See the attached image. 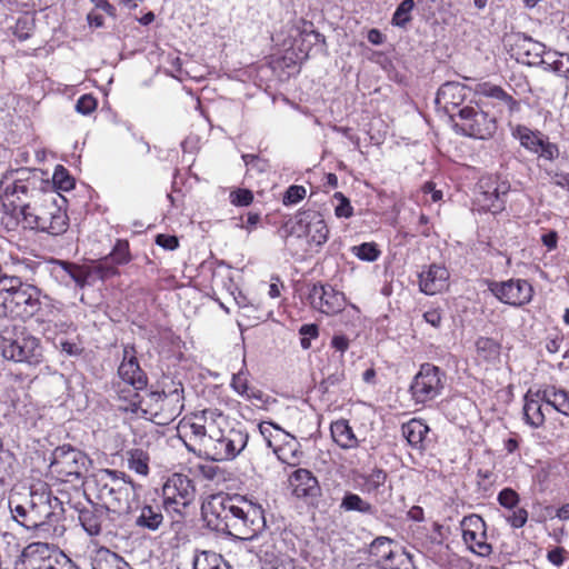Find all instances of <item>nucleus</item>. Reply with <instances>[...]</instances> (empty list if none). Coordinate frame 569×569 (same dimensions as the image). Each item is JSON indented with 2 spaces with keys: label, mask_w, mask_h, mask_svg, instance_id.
I'll use <instances>...</instances> for the list:
<instances>
[{
  "label": "nucleus",
  "mask_w": 569,
  "mask_h": 569,
  "mask_svg": "<svg viewBox=\"0 0 569 569\" xmlns=\"http://www.w3.org/2000/svg\"><path fill=\"white\" fill-rule=\"evenodd\" d=\"M202 511L216 530L241 540L253 539L266 528L262 507L243 496L213 495Z\"/></svg>",
  "instance_id": "f257e3e1"
},
{
  "label": "nucleus",
  "mask_w": 569,
  "mask_h": 569,
  "mask_svg": "<svg viewBox=\"0 0 569 569\" xmlns=\"http://www.w3.org/2000/svg\"><path fill=\"white\" fill-rule=\"evenodd\" d=\"M9 508L12 518L28 530L58 521L63 510L61 501L52 495L46 483L32 487L28 496L11 495Z\"/></svg>",
  "instance_id": "f03ea898"
},
{
  "label": "nucleus",
  "mask_w": 569,
  "mask_h": 569,
  "mask_svg": "<svg viewBox=\"0 0 569 569\" xmlns=\"http://www.w3.org/2000/svg\"><path fill=\"white\" fill-rule=\"evenodd\" d=\"M64 198L53 191H43L38 188L31 190L30 206L22 218L26 227L59 236L67 231L69 218L61 203Z\"/></svg>",
  "instance_id": "7ed1b4c3"
},
{
  "label": "nucleus",
  "mask_w": 569,
  "mask_h": 569,
  "mask_svg": "<svg viewBox=\"0 0 569 569\" xmlns=\"http://www.w3.org/2000/svg\"><path fill=\"white\" fill-rule=\"evenodd\" d=\"M97 499L110 512L118 516L129 515L137 502V488L126 473L102 469L93 476Z\"/></svg>",
  "instance_id": "20e7f679"
},
{
  "label": "nucleus",
  "mask_w": 569,
  "mask_h": 569,
  "mask_svg": "<svg viewBox=\"0 0 569 569\" xmlns=\"http://www.w3.org/2000/svg\"><path fill=\"white\" fill-rule=\"evenodd\" d=\"M228 425V418L221 411L204 409L184 419L179 431L183 432L188 439L184 441L188 450L197 453L207 445L208 440H212Z\"/></svg>",
  "instance_id": "39448f33"
},
{
  "label": "nucleus",
  "mask_w": 569,
  "mask_h": 569,
  "mask_svg": "<svg viewBox=\"0 0 569 569\" xmlns=\"http://www.w3.org/2000/svg\"><path fill=\"white\" fill-rule=\"evenodd\" d=\"M249 435L241 428L224 427L212 440L201 448L197 455L212 461H228L234 459L246 448Z\"/></svg>",
  "instance_id": "423d86ee"
},
{
  "label": "nucleus",
  "mask_w": 569,
  "mask_h": 569,
  "mask_svg": "<svg viewBox=\"0 0 569 569\" xmlns=\"http://www.w3.org/2000/svg\"><path fill=\"white\" fill-rule=\"evenodd\" d=\"M0 351L4 359L37 367L43 361V347L39 338L21 331L14 338L2 337Z\"/></svg>",
  "instance_id": "0eeeda50"
},
{
  "label": "nucleus",
  "mask_w": 569,
  "mask_h": 569,
  "mask_svg": "<svg viewBox=\"0 0 569 569\" xmlns=\"http://www.w3.org/2000/svg\"><path fill=\"white\" fill-rule=\"evenodd\" d=\"M22 562L26 569H78L61 550L43 542L27 546L22 551Z\"/></svg>",
  "instance_id": "6e6552de"
},
{
  "label": "nucleus",
  "mask_w": 569,
  "mask_h": 569,
  "mask_svg": "<svg viewBox=\"0 0 569 569\" xmlns=\"http://www.w3.org/2000/svg\"><path fill=\"white\" fill-rule=\"evenodd\" d=\"M87 456L70 446H61L54 449L50 471L63 481L80 480L87 470Z\"/></svg>",
  "instance_id": "1a4fd4ad"
},
{
  "label": "nucleus",
  "mask_w": 569,
  "mask_h": 569,
  "mask_svg": "<svg viewBox=\"0 0 569 569\" xmlns=\"http://www.w3.org/2000/svg\"><path fill=\"white\" fill-rule=\"evenodd\" d=\"M33 188L27 181L3 177L0 181V206L3 212L14 218H23L27 206H30Z\"/></svg>",
  "instance_id": "9d476101"
},
{
  "label": "nucleus",
  "mask_w": 569,
  "mask_h": 569,
  "mask_svg": "<svg viewBox=\"0 0 569 569\" xmlns=\"http://www.w3.org/2000/svg\"><path fill=\"white\" fill-rule=\"evenodd\" d=\"M446 375L436 366L423 363L415 376L410 392L416 403H425L438 397L445 386Z\"/></svg>",
  "instance_id": "9b49d317"
},
{
  "label": "nucleus",
  "mask_w": 569,
  "mask_h": 569,
  "mask_svg": "<svg viewBox=\"0 0 569 569\" xmlns=\"http://www.w3.org/2000/svg\"><path fill=\"white\" fill-rule=\"evenodd\" d=\"M460 122L455 127L465 136L488 139L491 138L497 130V121L495 117H489L483 110L475 107L466 106L459 109L458 114Z\"/></svg>",
  "instance_id": "f8f14e48"
},
{
  "label": "nucleus",
  "mask_w": 569,
  "mask_h": 569,
  "mask_svg": "<svg viewBox=\"0 0 569 569\" xmlns=\"http://www.w3.org/2000/svg\"><path fill=\"white\" fill-rule=\"evenodd\" d=\"M163 507L167 510L181 512L182 508L192 503L196 488L192 480L182 473L170 476L162 487Z\"/></svg>",
  "instance_id": "ddd939ff"
},
{
  "label": "nucleus",
  "mask_w": 569,
  "mask_h": 569,
  "mask_svg": "<svg viewBox=\"0 0 569 569\" xmlns=\"http://www.w3.org/2000/svg\"><path fill=\"white\" fill-rule=\"evenodd\" d=\"M492 293L503 303L521 307L532 299L533 288L522 279H510L503 282H496L491 287Z\"/></svg>",
  "instance_id": "4468645a"
},
{
  "label": "nucleus",
  "mask_w": 569,
  "mask_h": 569,
  "mask_svg": "<svg viewBox=\"0 0 569 569\" xmlns=\"http://www.w3.org/2000/svg\"><path fill=\"white\" fill-rule=\"evenodd\" d=\"M461 526L463 540L472 552L481 557H487L492 552L491 545L486 541V525L480 516L466 517Z\"/></svg>",
  "instance_id": "2eb2a0df"
},
{
  "label": "nucleus",
  "mask_w": 569,
  "mask_h": 569,
  "mask_svg": "<svg viewBox=\"0 0 569 569\" xmlns=\"http://www.w3.org/2000/svg\"><path fill=\"white\" fill-rule=\"evenodd\" d=\"M308 301L312 308L326 315H336L345 306L343 293L335 290L331 286L323 284H312Z\"/></svg>",
  "instance_id": "dca6fc26"
},
{
  "label": "nucleus",
  "mask_w": 569,
  "mask_h": 569,
  "mask_svg": "<svg viewBox=\"0 0 569 569\" xmlns=\"http://www.w3.org/2000/svg\"><path fill=\"white\" fill-rule=\"evenodd\" d=\"M517 138L523 148L545 160L553 161L559 157L558 146L550 142L549 139L539 131H532L527 127H518Z\"/></svg>",
  "instance_id": "f3484780"
},
{
  "label": "nucleus",
  "mask_w": 569,
  "mask_h": 569,
  "mask_svg": "<svg viewBox=\"0 0 569 569\" xmlns=\"http://www.w3.org/2000/svg\"><path fill=\"white\" fill-rule=\"evenodd\" d=\"M182 390L174 389L169 393L164 392H149L147 393L148 398V408L149 412L153 417H158L161 412H166V420H173L177 416L180 415L183 405H182Z\"/></svg>",
  "instance_id": "a211bd4d"
},
{
  "label": "nucleus",
  "mask_w": 569,
  "mask_h": 569,
  "mask_svg": "<svg viewBox=\"0 0 569 569\" xmlns=\"http://www.w3.org/2000/svg\"><path fill=\"white\" fill-rule=\"evenodd\" d=\"M475 91L478 96L488 99L485 104L495 108L499 114H512L519 110V102L500 86L483 82L479 83Z\"/></svg>",
  "instance_id": "6ab92c4d"
},
{
  "label": "nucleus",
  "mask_w": 569,
  "mask_h": 569,
  "mask_svg": "<svg viewBox=\"0 0 569 569\" xmlns=\"http://www.w3.org/2000/svg\"><path fill=\"white\" fill-rule=\"evenodd\" d=\"M478 186L480 189L478 201L483 208L491 211H498L503 208V198L510 189L508 182L498 181V179L493 177H487L480 179Z\"/></svg>",
  "instance_id": "aec40b11"
},
{
  "label": "nucleus",
  "mask_w": 569,
  "mask_h": 569,
  "mask_svg": "<svg viewBox=\"0 0 569 569\" xmlns=\"http://www.w3.org/2000/svg\"><path fill=\"white\" fill-rule=\"evenodd\" d=\"M118 376L122 382L129 387L136 389L146 388L148 379L139 366L133 347H124L123 358L118 368Z\"/></svg>",
  "instance_id": "412c9836"
},
{
  "label": "nucleus",
  "mask_w": 569,
  "mask_h": 569,
  "mask_svg": "<svg viewBox=\"0 0 569 569\" xmlns=\"http://www.w3.org/2000/svg\"><path fill=\"white\" fill-rule=\"evenodd\" d=\"M297 224L306 233L309 242L321 246L327 241L329 229L319 212L305 211L300 213Z\"/></svg>",
  "instance_id": "4be33fe9"
},
{
  "label": "nucleus",
  "mask_w": 569,
  "mask_h": 569,
  "mask_svg": "<svg viewBox=\"0 0 569 569\" xmlns=\"http://www.w3.org/2000/svg\"><path fill=\"white\" fill-rule=\"evenodd\" d=\"M110 513L102 505H91L79 510V521L90 536H98L109 529Z\"/></svg>",
  "instance_id": "5701e85b"
},
{
  "label": "nucleus",
  "mask_w": 569,
  "mask_h": 569,
  "mask_svg": "<svg viewBox=\"0 0 569 569\" xmlns=\"http://www.w3.org/2000/svg\"><path fill=\"white\" fill-rule=\"evenodd\" d=\"M515 46L518 61L528 66H538L547 62L543 58L546 52V46L543 43L525 34H518Z\"/></svg>",
  "instance_id": "b1692460"
},
{
  "label": "nucleus",
  "mask_w": 569,
  "mask_h": 569,
  "mask_svg": "<svg viewBox=\"0 0 569 569\" xmlns=\"http://www.w3.org/2000/svg\"><path fill=\"white\" fill-rule=\"evenodd\" d=\"M292 493L298 498H316L320 492L317 478L307 469H297L289 478Z\"/></svg>",
  "instance_id": "393cba45"
},
{
  "label": "nucleus",
  "mask_w": 569,
  "mask_h": 569,
  "mask_svg": "<svg viewBox=\"0 0 569 569\" xmlns=\"http://www.w3.org/2000/svg\"><path fill=\"white\" fill-rule=\"evenodd\" d=\"M448 279L449 272L445 267L431 264L419 274L420 289L427 295H435L447 288Z\"/></svg>",
  "instance_id": "a878e982"
},
{
  "label": "nucleus",
  "mask_w": 569,
  "mask_h": 569,
  "mask_svg": "<svg viewBox=\"0 0 569 569\" xmlns=\"http://www.w3.org/2000/svg\"><path fill=\"white\" fill-rule=\"evenodd\" d=\"M141 389H136L133 387H123L118 390V399L120 402L119 409L132 412V413H139L142 412L143 415H147L150 410L148 408V398L147 395L142 396L139 391Z\"/></svg>",
  "instance_id": "bb28decb"
},
{
  "label": "nucleus",
  "mask_w": 569,
  "mask_h": 569,
  "mask_svg": "<svg viewBox=\"0 0 569 569\" xmlns=\"http://www.w3.org/2000/svg\"><path fill=\"white\" fill-rule=\"evenodd\" d=\"M466 99V87L459 82L443 83L437 92L436 103L443 107L447 112L450 108H458Z\"/></svg>",
  "instance_id": "cd10ccee"
},
{
  "label": "nucleus",
  "mask_w": 569,
  "mask_h": 569,
  "mask_svg": "<svg viewBox=\"0 0 569 569\" xmlns=\"http://www.w3.org/2000/svg\"><path fill=\"white\" fill-rule=\"evenodd\" d=\"M536 397L551 406L558 412L569 417V391L550 386L538 391Z\"/></svg>",
  "instance_id": "c85d7f7f"
},
{
  "label": "nucleus",
  "mask_w": 569,
  "mask_h": 569,
  "mask_svg": "<svg viewBox=\"0 0 569 569\" xmlns=\"http://www.w3.org/2000/svg\"><path fill=\"white\" fill-rule=\"evenodd\" d=\"M332 440L342 449H355L359 441L349 422L345 419L333 421L330 426Z\"/></svg>",
  "instance_id": "c756f323"
},
{
  "label": "nucleus",
  "mask_w": 569,
  "mask_h": 569,
  "mask_svg": "<svg viewBox=\"0 0 569 569\" xmlns=\"http://www.w3.org/2000/svg\"><path fill=\"white\" fill-rule=\"evenodd\" d=\"M163 515L161 506L144 505L140 509V515L136 519V525L140 528L156 531L162 525Z\"/></svg>",
  "instance_id": "7c9ffc66"
},
{
  "label": "nucleus",
  "mask_w": 569,
  "mask_h": 569,
  "mask_svg": "<svg viewBox=\"0 0 569 569\" xmlns=\"http://www.w3.org/2000/svg\"><path fill=\"white\" fill-rule=\"evenodd\" d=\"M476 351L483 361L496 363L500 359L501 345L492 338L479 337L476 341Z\"/></svg>",
  "instance_id": "2f4dec72"
},
{
  "label": "nucleus",
  "mask_w": 569,
  "mask_h": 569,
  "mask_svg": "<svg viewBox=\"0 0 569 569\" xmlns=\"http://www.w3.org/2000/svg\"><path fill=\"white\" fill-rule=\"evenodd\" d=\"M540 399H535L530 392L525 396L523 417L525 421L533 428H538L545 422V415L541 409Z\"/></svg>",
  "instance_id": "473e14b6"
},
{
  "label": "nucleus",
  "mask_w": 569,
  "mask_h": 569,
  "mask_svg": "<svg viewBox=\"0 0 569 569\" xmlns=\"http://www.w3.org/2000/svg\"><path fill=\"white\" fill-rule=\"evenodd\" d=\"M248 371L240 370L238 373H233L231 379V388L240 396L247 399L263 400V393L260 390L249 387Z\"/></svg>",
  "instance_id": "72a5a7b5"
},
{
  "label": "nucleus",
  "mask_w": 569,
  "mask_h": 569,
  "mask_svg": "<svg viewBox=\"0 0 569 569\" xmlns=\"http://www.w3.org/2000/svg\"><path fill=\"white\" fill-rule=\"evenodd\" d=\"M193 569H230V565L219 553L201 551L193 559Z\"/></svg>",
  "instance_id": "f704fd0d"
},
{
  "label": "nucleus",
  "mask_w": 569,
  "mask_h": 569,
  "mask_svg": "<svg viewBox=\"0 0 569 569\" xmlns=\"http://www.w3.org/2000/svg\"><path fill=\"white\" fill-rule=\"evenodd\" d=\"M428 431L429 427L418 419H412L402 426V435L412 447L420 446Z\"/></svg>",
  "instance_id": "c9c22d12"
},
{
  "label": "nucleus",
  "mask_w": 569,
  "mask_h": 569,
  "mask_svg": "<svg viewBox=\"0 0 569 569\" xmlns=\"http://www.w3.org/2000/svg\"><path fill=\"white\" fill-rule=\"evenodd\" d=\"M340 508L345 511H357L363 515L375 513V508L370 502L349 491L343 496Z\"/></svg>",
  "instance_id": "e433bc0d"
},
{
  "label": "nucleus",
  "mask_w": 569,
  "mask_h": 569,
  "mask_svg": "<svg viewBox=\"0 0 569 569\" xmlns=\"http://www.w3.org/2000/svg\"><path fill=\"white\" fill-rule=\"evenodd\" d=\"M128 455V467L140 476H147L149 473L150 457L147 451L140 448L131 449L127 452Z\"/></svg>",
  "instance_id": "4c0bfd02"
},
{
  "label": "nucleus",
  "mask_w": 569,
  "mask_h": 569,
  "mask_svg": "<svg viewBox=\"0 0 569 569\" xmlns=\"http://www.w3.org/2000/svg\"><path fill=\"white\" fill-rule=\"evenodd\" d=\"M392 540L387 537H378L376 538L370 547L369 553L377 558V561H388L393 557V551L391 549Z\"/></svg>",
  "instance_id": "58836bf2"
},
{
  "label": "nucleus",
  "mask_w": 569,
  "mask_h": 569,
  "mask_svg": "<svg viewBox=\"0 0 569 569\" xmlns=\"http://www.w3.org/2000/svg\"><path fill=\"white\" fill-rule=\"evenodd\" d=\"M546 69L556 72L558 76L569 80V54L555 52L553 57L546 59Z\"/></svg>",
  "instance_id": "ea45409f"
},
{
  "label": "nucleus",
  "mask_w": 569,
  "mask_h": 569,
  "mask_svg": "<svg viewBox=\"0 0 569 569\" xmlns=\"http://www.w3.org/2000/svg\"><path fill=\"white\" fill-rule=\"evenodd\" d=\"M276 543L272 540H267L259 549L258 557L262 562L264 569H268L270 566L274 565V561L278 559V556H282Z\"/></svg>",
  "instance_id": "a19ab883"
},
{
  "label": "nucleus",
  "mask_w": 569,
  "mask_h": 569,
  "mask_svg": "<svg viewBox=\"0 0 569 569\" xmlns=\"http://www.w3.org/2000/svg\"><path fill=\"white\" fill-rule=\"evenodd\" d=\"M415 8L413 0H403L397 7L392 16V24L405 28L411 21V12Z\"/></svg>",
  "instance_id": "79ce46f5"
},
{
  "label": "nucleus",
  "mask_w": 569,
  "mask_h": 569,
  "mask_svg": "<svg viewBox=\"0 0 569 569\" xmlns=\"http://www.w3.org/2000/svg\"><path fill=\"white\" fill-rule=\"evenodd\" d=\"M388 475L380 468H375L365 477V485L368 492H377L387 481Z\"/></svg>",
  "instance_id": "37998d69"
},
{
  "label": "nucleus",
  "mask_w": 569,
  "mask_h": 569,
  "mask_svg": "<svg viewBox=\"0 0 569 569\" xmlns=\"http://www.w3.org/2000/svg\"><path fill=\"white\" fill-rule=\"evenodd\" d=\"M117 264H122L129 261V244L126 241H118L110 257L104 259L106 263L108 260Z\"/></svg>",
  "instance_id": "c03bdc74"
},
{
  "label": "nucleus",
  "mask_w": 569,
  "mask_h": 569,
  "mask_svg": "<svg viewBox=\"0 0 569 569\" xmlns=\"http://www.w3.org/2000/svg\"><path fill=\"white\" fill-rule=\"evenodd\" d=\"M61 264L79 287H84L87 283V272L83 270V268L69 262H61Z\"/></svg>",
  "instance_id": "a18cd8bd"
},
{
  "label": "nucleus",
  "mask_w": 569,
  "mask_h": 569,
  "mask_svg": "<svg viewBox=\"0 0 569 569\" xmlns=\"http://www.w3.org/2000/svg\"><path fill=\"white\" fill-rule=\"evenodd\" d=\"M333 198L339 201L338 206L335 209V213L338 218H350L353 214V209L350 204V201L347 197L341 192H336Z\"/></svg>",
  "instance_id": "49530a36"
},
{
  "label": "nucleus",
  "mask_w": 569,
  "mask_h": 569,
  "mask_svg": "<svg viewBox=\"0 0 569 569\" xmlns=\"http://www.w3.org/2000/svg\"><path fill=\"white\" fill-rule=\"evenodd\" d=\"M306 196V189L302 186H290L283 194V204L290 206L299 202Z\"/></svg>",
  "instance_id": "de8ad7c7"
},
{
  "label": "nucleus",
  "mask_w": 569,
  "mask_h": 569,
  "mask_svg": "<svg viewBox=\"0 0 569 569\" xmlns=\"http://www.w3.org/2000/svg\"><path fill=\"white\" fill-rule=\"evenodd\" d=\"M498 502L505 508L513 509L519 502V495L511 488H505L498 495Z\"/></svg>",
  "instance_id": "09e8293b"
},
{
  "label": "nucleus",
  "mask_w": 569,
  "mask_h": 569,
  "mask_svg": "<svg viewBox=\"0 0 569 569\" xmlns=\"http://www.w3.org/2000/svg\"><path fill=\"white\" fill-rule=\"evenodd\" d=\"M253 200V194L248 189H238L230 193V202L234 206L246 207Z\"/></svg>",
  "instance_id": "8fccbe9b"
},
{
  "label": "nucleus",
  "mask_w": 569,
  "mask_h": 569,
  "mask_svg": "<svg viewBox=\"0 0 569 569\" xmlns=\"http://www.w3.org/2000/svg\"><path fill=\"white\" fill-rule=\"evenodd\" d=\"M53 182L62 190H70L73 188V179L68 176L67 170L62 167L56 169L53 173Z\"/></svg>",
  "instance_id": "3c124183"
},
{
  "label": "nucleus",
  "mask_w": 569,
  "mask_h": 569,
  "mask_svg": "<svg viewBox=\"0 0 569 569\" xmlns=\"http://www.w3.org/2000/svg\"><path fill=\"white\" fill-rule=\"evenodd\" d=\"M357 249V257L366 261H375L379 256V250L373 243H362Z\"/></svg>",
  "instance_id": "603ef678"
},
{
  "label": "nucleus",
  "mask_w": 569,
  "mask_h": 569,
  "mask_svg": "<svg viewBox=\"0 0 569 569\" xmlns=\"http://www.w3.org/2000/svg\"><path fill=\"white\" fill-rule=\"evenodd\" d=\"M97 107L96 99L90 94H84L79 98L76 103V110L82 114L91 113Z\"/></svg>",
  "instance_id": "864d4df0"
},
{
  "label": "nucleus",
  "mask_w": 569,
  "mask_h": 569,
  "mask_svg": "<svg viewBox=\"0 0 569 569\" xmlns=\"http://www.w3.org/2000/svg\"><path fill=\"white\" fill-rule=\"evenodd\" d=\"M528 520V511L523 508H519L515 510L509 517L508 522L513 528H521L526 525Z\"/></svg>",
  "instance_id": "5fc2aeb1"
},
{
  "label": "nucleus",
  "mask_w": 569,
  "mask_h": 569,
  "mask_svg": "<svg viewBox=\"0 0 569 569\" xmlns=\"http://www.w3.org/2000/svg\"><path fill=\"white\" fill-rule=\"evenodd\" d=\"M156 243L164 249L174 250L179 246V240L176 236L160 233L156 237Z\"/></svg>",
  "instance_id": "6e6d98bb"
},
{
  "label": "nucleus",
  "mask_w": 569,
  "mask_h": 569,
  "mask_svg": "<svg viewBox=\"0 0 569 569\" xmlns=\"http://www.w3.org/2000/svg\"><path fill=\"white\" fill-rule=\"evenodd\" d=\"M268 569H296L295 560L287 553L282 556H278V559L274 561V565L270 566Z\"/></svg>",
  "instance_id": "4d7b16f0"
},
{
  "label": "nucleus",
  "mask_w": 569,
  "mask_h": 569,
  "mask_svg": "<svg viewBox=\"0 0 569 569\" xmlns=\"http://www.w3.org/2000/svg\"><path fill=\"white\" fill-rule=\"evenodd\" d=\"M272 429H274L277 431H282L278 426H276L272 422H261L259 425L260 433L264 437L269 447H272V442L270 439Z\"/></svg>",
  "instance_id": "13d9d810"
},
{
  "label": "nucleus",
  "mask_w": 569,
  "mask_h": 569,
  "mask_svg": "<svg viewBox=\"0 0 569 569\" xmlns=\"http://www.w3.org/2000/svg\"><path fill=\"white\" fill-rule=\"evenodd\" d=\"M563 552H565L563 548L558 547V548L550 550L547 555V558L551 563L559 567L565 561Z\"/></svg>",
  "instance_id": "bf43d9fd"
},
{
  "label": "nucleus",
  "mask_w": 569,
  "mask_h": 569,
  "mask_svg": "<svg viewBox=\"0 0 569 569\" xmlns=\"http://www.w3.org/2000/svg\"><path fill=\"white\" fill-rule=\"evenodd\" d=\"M61 350L69 356H80L82 352V348L78 343L71 341L61 342Z\"/></svg>",
  "instance_id": "052dcab7"
},
{
  "label": "nucleus",
  "mask_w": 569,
  "mask_h": 569,
  "mask_svg": "<svg viewBox=\"0 0 569 569\" xmlns=\"http://www.w3.org/2000/svg\"><path fill=\"white\" fill-rule=\"evenodd\" d=\"M425 320L432 327L438 328L441 325L442 317L438 310H430L425 312Z\"/></svg>",
  "instance_id": "680f3d73"
},
{
  "label": "nucleus",
  "mask_w": 569,
  "mask_h": 569,
  "mask_svg": "<svg viewBox=\"0 0 569 569\" xmlns=\"http://www.w3.org/2000/svg\"><path fill=\"white\" fill-rule=\"evenodd\" d=\"M331 346L336 350L345 352L349 347V340L345 336H335L331 340Z\"/></svg>",
  "instance_id": "e2e57ef3"
},
{
  "label": "nucleus",
  "mask_w": 569,
  "mask_h": 569,
  "mask_svg": "<svg viewBox=\"0 0 569 569\" xmlns=\"http://www.w3.org/2000/svg\"><path fill=\"white\" fill-rule=\"evenodd\" d=\"M557 240H558V234L556 231H550L548 233H545L542 237H541V241L542 243L549 249V250H552L557 247Z\"/></svg>",
  "instance_id": "0e129e2a"
},
{
  "label": "nucleus",
  "mask_w": 569,
  "mask_h": 569,
  "mask_svg": "<svg viewBox=\"0 0 569 569\" xmlns=\"http://www.w3.org/2000/svg\"><path fill=\"white\" fill-rule=\"evenodd\" d=\"M4 290H14L20 288L21 280L18 277L14 276H7V279H4V282H2Z\"/></svg>",
  "instance_id": "69168bd1"
},
{
  "label": "nucleus",
  "mask_w": 569,
  "mask_h": 569,
  "mask_svg": "<svg viewBox=\"0 0 569 569\" xmlns=\"http://www.w3.org/2000/svg\"><path fill=\"white\" fill-rule=\"evenodd\" d=\"M368 40L372 44L379 46L383 42L385 36L378 29H371L368 32Z\"/></svg>",
  "instance_id": "338daca9"
},
{
  "label": "nucleus",
  "mask_w": 569,
  "mask_h": 569,
  "mask_svg": "<svg viewBox=\"0 0 569 569\" xmlns=\"http://www.w3.org/2000/svg\"><path fill=\"white\" fill-rule=\"evenodd\" d=\"M300 333L316 338L318 336V327L316 325H303L300 328Z\"/></svg>",
  "instance_id": "774afa93"
}]
</instances>
